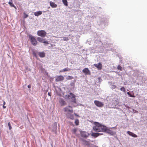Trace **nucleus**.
Returning <instances> with one entry per match:
<instances>
[{
	"label": "nucleus",
	"instance_id": "obj_21",
	"mask_svg": "<svg viewBox=\"0 0 147 147\" xmlns=\"http://www.w3.org/2000/svg\"><path fill=\"white\" fill-rule=\"evenodd\" d=\"M71 113H69L68 116L71 119H74V115L72 114H71Z\"/></svg>",
	"mask_w": 147,
	"mask_h": 147
},
{
	"label": "nucleus",
	"instance_id": "obj_30",
	"mask_svg": "<svg viewBox=\"0 0 147 147\" xmlns=\"http://www.w3.org/2000/svg\"><path fill=\"white\" fill-rule=\"evenodd\" d=\"M117 68L118 69L120 70H122V67L119 65L117 66Z\"/></svg>",
	"mask_w": 147,
	"mask_h": 147
},
{
	"label": "nucleus",
	"instance_id": "obj_1",
	"mask_svg": "<svg viewBox=\"0 0 147 147\" xmlns=\"http://www.w3.org/2000/svg\"><path fill=\"white\" fill-rule=\"evenodd\" d=\"M105 128V126L102 125L98 122H95L94 125L93 127V129L96 132H104L106 129Z\"/></svg>",
	"mask_w": 147,
	"mask_h": 147
},
{
	"label": "nucleus",
	"instance_id": "obj_6",
	"mask_svg": "<svg viewBox=\"0 0 147 147\" xmlns=\"http://www.w3.org/2000/svg\"><path fill=\"white\" fill-rule=\"evenodd\" d=\"M105 127L106 129L104 132H106L107 133L112 135H113L115 134V133L110 129L108 128L106 126Z\"/></svg>",
	"mask_w": 147,
	"mask_h": 147
},
{
	"label": "nucleus",
	"instance_id": "obj_2",
	"mask_svg": "<svg viewBox=\"0 0 147 147\" xmlns=\"http://www.w3.org/2000/svg\"><path fill=\"white\" fill-rule=\"evenodd\" d=\"M29 38L30 39L32 44L34 46H36L37 44V42L35 37L31 35H29Z\"/></svg>",
	"mask_w": 147,
	"mask_h": 147
},
{
	"label": "nucleus",
	"instance_id": "obj_17",
	"mask_svg": "<svg viewBox=\"0 0 147 147\" xmlns=\"http://www.w3.org/2000/svg\"><path fill=\"white\" fill-rule=\"evenodd\" d=\"M42 14V11H39L34 13V14L36 16H38Z\"/></svg>",
	"mask_w": 147,
	"mask_h": 147
},
{
	"label": "nucleus",
	"instance_id": "obj_32",
	"mask_svg": "<svg viewBox=\"0 0 147 147\" xmlns=\"http://www.w3.org/2000/svg\"><path fill=\"white\" fill-rule=\"evenodd\" d=\"M24 18H27L28 17V15L27 14H26L25 13H24Z\"/></svg>",
	"mask_w": 147,
	"mask_h": 147
},
{
	"label": "nucleus",
	"instance_id": "obj_20",
	"mask_svg": "<svg viewBox=\"0 0 147 147\" xmlns=\"http://www.w3.org/2000/svg\"><path fill=\"white\" fill-rule=\"evenodd\" d=\"M70 69L69 68L67 67L66 68H65L62 70L61 71L62 72H65L66 71H69L70 70Z\"/></svg>",
	"mask_w": 147,
	"mask_h": 147
},
{
	"label": "nucleus",
	"instance_id": "obj_28",
	"mask_svg": "<svg viewBox=\"0 0 147 147\" xmlns=\"http://www.w3.org/2000/svg\"><path fill=\"white\" fill-rule=\"evenodd\" d=\"M127 94H128L129 96L130 97H135V96H134V95H131V94L129 92H127Z\"/></svg>",
	"mask_w": 147,
	"mask_h": 147
},
{
	"label": "nucleus",
	"instance_id": "obj_13",
	"mask_svg": "<svg viewBox=\"0 0 147 147\" xmlns=\"http://www.w3.org/2000/svg\"><path fill=\"white\" fill-rule=\"evenodd\" d=\"M127 133L130 136H131L134 138H136L137 137V135L136 134L133 133L129 131H127Z\"/></svg>",
	"mask_w": 147,
	"mask_h": 147
},
{
	"label": "nucleus",
	"instance_id": "obj_14",
	"mask_svg": "<svg viewBox=\"0 0 147 147\" xmlns=\"http://www.w3.org/2000/svg\"><path fill=\"white\" fill-rule=\"evenodd\" d=\"M50 5L52 8H56L57 7V5L54 2L52 1L50 2Z\"/></svg>",
	"mask_w": 147,
	"mask_h": 147
},
{
	"label": "nucleus",
	"instance_id": "obj_25",
	"mask_svg": "<svg viewBox=\"0 0 147 147\" xmlns=\"http://www.w3.org/2000/svg\"><path fill=\"white\" fill-rule=\"evenodd\" d=\"M120 90L121 91H123L124 92H125V89L124 87H122L120 89Z\"/></svg>",
	"mask_w": 147,
	"mask_h": 147
},
{
	"label": "nucleus",
	"instance_id": "obj_7",
	"mask_svg": "<svg viewBox=\"0 0 147 147\" xmlns=\"http://www.w3.org/2000/svg\"><path fill=\"white\" fill-rule=\"evenodd\" d=\"M65 111L66 112L69 113H72L73 112V110L72 107L70 106H68L64 108Z\"/></svg>",
	"mask_w": 147,
	"mask_h": 147
},
{
	"label": "nucleus",
	"instance_id": "obj_18",
	"mask_svg": "<svg viewBox=\"0 0 147 147\" xmlns=\"http://www.w3.org/2000/svg\"><path fill=\"white\" fill-rule=\"evenodd\" d=\"M12 0H9V1L8 2V3L12 7H13L14 8H16V6L14 5L12 3Z\"/></svg>",
	"mask_w": 147,
	"mask_h": 147
},
{
	"label": "nucleus",
	"instance_id": "obj_5",
	"mask_svg": "<svg viewBox=\"0 0 147 147\" xmlns=\"http://www.w3.org/2000/svg\"><path fill=\"white\" fill-rule=\"evenodd\" d=\"M46 34V32L44 30H41L37 32V35L42 37H45Z\"/></svg>",
	"mask_w": 147,
	"mask_h": 147
},
{
	"label": "nucleus",
	"instance_id": "obj_23",
	"mask_svg": "<svg viewBox=\"0 0 147 147\" xmlns=\"http://www.w3.org/2000/svg\"><path fill=\"white\" fill-rule=\"evenodd\" d=\"M117 88V86L115 85H111V88L112 89H115Z\"/></svg>",
	"mask_w": 147,
	"mask_h": 147
},
{
	"label": "nucleus",
	"instance_id": "obj_15",
	"mask_svg": "<svg viewBox=\"0 0 147 147\" xmlns=\"http://www.w3.org/2000/svg\"><path fill=\"white\" fill-rule=\"evenodd\" d=\"M103 134H101V133H92V134L91 136L94 137H98L99 135H102Z\"/></svg>",
	"mask_w": 147,
	"mask_h": 147
},
{
	"label": "nucleus",
	"instance_id": "obj_8",
	"mask_svg": "<svg viewBox=\"0 0 147 147\" xmlns=\"http://www.w3.org/2000/svg\"><path fill=\"white\" fill-rule=\"evenodd\" d=\"M36 39L38 41L40 42H43L44 43L47 44H48V41H45L44 39H43L42 38H40V37H37L36 38Z\"/></svg>",
	"mask_w": 147,
	"mask_h": 147
},
{
	"label": "nucleus",
	"instance_id": "obj_4",
	"mask_svg": "<svg viewBox=\"0 0 147 147\" xmlns=\"http://www.w3.org/2000/svg\"><path fill=\"white\" fill-rule=\"evenodd\" d=\"M94 103L96 106L99 107H102L104 106V105L102 102L98 100H94Z\"/></svg>",
	"mask_w": 147,
	"mask_h": 147
},
{
	"label": "nucleus",
	"instance_id": "obj_19",
	"mask_svg": "<svg viewBox=\"0 0 147 147\" xmlns=\"http://www.w3.org/2000/svg\"><path fill=\"white\" fill-rule=\"evenodd\" d=\"M59 102L62 106H64L65 104V101L62 99H61L59 100Z\"/></svg>",
	"mask_w": 147,
	"mask_h": 147
},
{
	"label": "nucleus",
	"instance_id": "obj_11",
	"mask_svg": "<svg viewBox=\"0 0 147 147\" xmlns=\"http://www.w3.org/2000/svg\"><path fill=\"white\" fill-rule=\"evenodd\" d=\"M83 72L84 73L85 75L90 74V71L88 68H85L82 70Z\"/></svg>",
	"mask_w": 147,
	"mask_h": 147
},
{
	"label": "nucleus",
	"instance_id": "obj_31",
	"mask_svg": "<svg viewBox=\"0 0 147 147\" xmlns=\"http://www.w3.org/2000/svg\"><path fill=\"white\" fill-rule=\"evenodd\" d=\"M8 126L9 127V129L10 130L11 128V124L9 122L8 123Z\"/></svg>",
	"mask_w": 147,
	"mask_h": 147
},
{
	"label": "nucleus",
	"instance_id": "obj_36",
	"mask_svg": "<svg viewBox=\"0 0 147 147\" xmlns=\"http://www.w3.org/2000/svg\"><path fill=\"white\" fill-rule=\"evenodd\" d=\"M48 95L49 96H51V92H49L48 93Z\"/></svg>",
	"mask_w": 147,
	"mask_h": 147
},
{
	"label": "nucleus",
	"instance_id": "obj_34",
	"mask_svg": "<svg viewBox=\"0 0 147 147\" xmlns=\"http://www.w3.org/2000/svg\"><path fill=\"white\" fill-rule=\"evenodd\" d=\"M74 115L76 116H77V117H79V116L76 113H74Z\"/></svg>",
	"mask_w": 147,
	"mask_h": 147
},
{
	"label": "nucleus",
	"instance_id": "obj_12",
	"mask_svg": "<svg viewBox=\"0 0 147 147\" xmlns=\"http://www.w3.org/2000/svg\"><path fill=\"white\" fill-rule=\"evenodd\" d=\"M63 79L64 78L63 76H59L56 78V81L57 82L61 81L63 80Z\"/></svg>",
	"mask_w": 147,
	"mask_h": 147
},
{
	"label": "nucleus",
	"instance_id": "obj_3",
	"mask_svg": "<svg viewBox=\"0 0 147 147\" xmlns=\"http://www.w3.org/2000/svg\"><path fill=\"white\" fill-rule=\"evenodd\" d=\"M65 97L66 99H71L72 102H75V95L71 93H70L69 94L65 95Z\"/></svg>",
	"mask_w": 147,
	"mask_h": 147
},
{
	"label": "nucleus",
	"instance_id": "obj_27",
	"mask_svg": "<svg viewBox=\"0 0 147 147\" xmlns=\"http://www.w3.org/2000/svg\"><path fill=\"white\" fill-rule=\"evenodd\" d=\"M73 78V77L71 76H68L67 77V80H71Z\"/></svg>",
	"mask_w": 147,
	"mask_h": 147
},
{
	"label": "nucleus",
	"instance_id": "obj_9",
	"mask_svg": "<svg viewBox=\"0 0 147 147\" xmlns=\"http://www.w3.org/2000/svg\"><path fill=\"white\" fill-rule=\"evenodd\" d=\"M80 133L81 136L84 137L86 138L88 136V134L84 131H80Z\"/></svg>",
	"mask_w": 147,
	"mask_h": 147
},
{
	"label": "nucleus",
	"instance_id": "obj_26",
	"mask_svg": "<svg viewBox=\"0 0 147 147\" xmlns=\"http://www.w3.org/2000/svg\"><path fill=\"white\" fill-rule=\"evenodd\" d=\"M75 124L76 125H78L79 124V120L78 119H77L75 120Z\"/></svg>",
	"mask_w": 147,
	"mask_h": 147
},
{
	"label": "nucleus",
	"instance_id": "obj_38",
	"mask_svg": "<svg viewBox=\"0 0 147 147\" xmlns=\"http://www.w3.org/2000/svg\"><path fill=\"white\" fill-rule=\"evenodd\" d=\"M5 102L4 101H3V105H5Z\"/></svg>",
	"mask_w": 147,
	"mask_h": 147
},
{
	"label": "nucleus",
	"instance_id": "obj_24",
	"mask_svg": "<svg viewBox=\"0 0 147 147\" xmlns=\"http://www.w3.org/2000/svg\"><path fill=\"white\" fill-rule=\"evenodd\" d=\"M69 40V38L67 37H64L63 38V39H61V40H63L64 41H68Z\"/></svg>",
	"mask_w": 147,
	"mask_h": 147
},
{
	"label": "nucleus",
	"instance_id": "obj_37",
	"mask_svg": "<svg viewBox=\"0 0 147 147\" xmlns=\"http://www.w3.org/2000/svg\"><path fill=\"white\" fill-rule=\"evenodd\" d=\"M3 108L4 109H5L6 108V106H4V105H3Z\"/></svg>",
	"mask_w": 147,
	"mask_h": 147
},
{
	"label": "nucleus",
	"instance_id": "obj_22",
	"mask_svg": "<svg viewBox=\"0 0 147 147\" xmlns=\"http://www.w3.org/2000/svg\"><path fill=\"white\" fill-rule=\"evenodd\" d=\"M62 1L64 5L66 6H68L67 2V0H62Z\"/></svg>",
	"mask_w": 147,
	"mask_h": 147
},
{
	"label": "nucleus",
	"instance_id": "obj_39",
	"mask_svg": "<svg viewBox=\"0 0 147 147\" xmlns=\"http://www.w3.org/2000/svg\"><path fill=\"white\" fill-rule=\"evenodd\" d=\"M34 55L35 56V57H36V54H35V53H34Z\"/></svg>",
	"mask_w": 147,
	"mask_h": 147
},
{
	"label": "nucleus",
	"instance_id": "obj_16",
	"mask_svg": "<svg viewBox=\"0 0 147 147\" xmlns=\"http://www.w3.org/2000/svg\"><path fill=\"white\" fill-rule=\"evenodd\" d=\"M38 55L40 57L42 58L44 57L45 56V54L43 52L38 53Z\"/></svg>",
	"mask_w": 147,
	"mask_h": 147
},
{
	"label": "nucleus",
	"instance_id": "obj_33",
	"mask_svg": "<svg viewBox=\"0 0 147 147\" xmlns=\"http://www.w3.org/2000/svg\"><path fill=\"white\" fill-rule=\"evenodd\" d=\"M98 80L99 82H101V81H102V80L100 78H98Z\"/></svg>",
	"mask_w": 147,
	"mask_h": 147
},
{
	"label": "nucleus",
	"instance_id": "obj_10",
	"mask_svg": "<svg viewBox=\"0 0 147 147\" xmlns=\"http://www.w3.org/2000/svg\"><path fill=\"white\" fill-rule=\"evenodd\" d=\"M94 66L96 67L98 70H100L102 68V65L100 63H99L98 64H94Z\"/></svg>",
	"mask_w": 147,
	"mask_h": 147
},
{
	"label": "nucleus",
	"instance_id": "obj_29",
	"mask_svg": "<svg viewBox=\"0 0 147 147\" xmlns=\"http://www.w3.org/2000/svg\"><path fill=\"white\" fill-rule=\"evenodd\" d=\"M77 129L75 128L73 130L72 132L74 134H76V133L77 131Z\"/></svg>",
	"mask_w": 147,
	"mask_h": 147
},
{
	"label": "nucleus",
	"instance_id": "obj_35",
	"mask_svg": "<svg viewBox=\"0 0 147 147\" xmlns=\"http://www.w3.org/2000/svg\"><path fill=\"white\" fill-rule=\"evenodd\" d=\"M28 88H30L31 87V86L30 85H28Z\"/></svg>",
	"mask_w": 147,
	"mask_h": 147
}]
</instances>
